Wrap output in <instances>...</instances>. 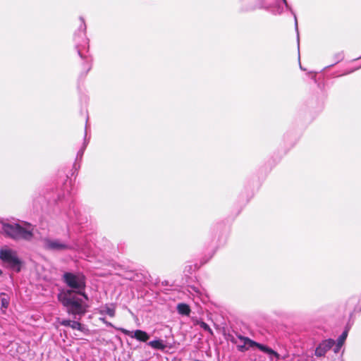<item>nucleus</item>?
<instances>
[{
  "label": "nucleus",
  "mask_w": 361,
  "mask_h": 361,
  "mask_svg": "<svg viewBox=\"0 0 361 361\" xmlns=\"http://www.w3.org/2000/svg\"><path fill=\"white\" fill-rule=\"evenodd\" d=\"M64 283L70 288L69 290L59 294V301L67 308L68 314L75 319H80L87 312L88 306L77 295H81L85 300L88 296L85 293L86 287L85 276L81 273L66 272L63 275Z\"/></svg>",
  "instance_id": "nucleus-1"
},
{
  "label": "nucleus",
  "mask_w": 361,
  "mask_h": 361,
  "mask_svg": "<svg viewBox=\"0 0 361 361\" xmlns=\"http://www.w3.org/2000/svg\"><path fill=\"white\" fill-rule=\"evenodd\" d=\"M0 231L14 240H30L33 236V228L30 224L0 221Z\"/></svg>",
  "instance_id": "nucleus-2"
},
{
  "label": "nucleus",
  "mask_w": 361,
  "mask_h": 361,
  "mask_svg": "<svg viewBox=\"0 0 361 361\" xmlns=\"http://www.w3.org/2000/svg\"><path fill=\"white\" fill-rule=\"evenodd\" d=\"M0 259L7 268L20 272L23 262L12 250H0Z\"/></svg>",
  "instance_id": "nucleus-3"
},
{
  "label": "nucleus",
  "mask_w": 361,
  "mask_h": 361,
  "mask_svg": "<svg viewBox=\"0 0 361 361\" xmlns=\"http://www.w3.org/2000/svg\"><path fill=\"white\" fill-rule=\"evenodd\" d=\"M239 339L241 340L243 342V345H238V350L241 352H244L248 349V348L246 347V345H248V347L252 348V347H257L258 349H259L261 351L268 354L269 356H274L276 358L279 357V355L278 353L272 350L271 348L262 345L261 343H257L251 339H250L247 337H244L242 336H238Z\"/></svg>",
  "instance_id": "nucleus-4"
},
{
  "label": "nucleus",
  "mask_w": 361,
  "mask_h": 361,
  "mask_svg": "<svg viewBox=\"0 0 361 361\" xmlns=\"http://www.w3.org/2000/svg\"><path fill=\"white\" fill-rule=\"evenodd\" d=\"M335 345V341L328 338L322 341L315 349V356L318 358L323 357L326 353Z\"/></svg>",
  "instance_id": "nucleus-5"
},
{
  "label": "nucleus",
  "mask_w": 361,
  "mask_h": 361,
  "mask_svg": "<svg viewBox=\"0 0 361 361\" xmlns=\"http://www.w3.org/2000/svg\"><path fill=\"white\" fill-rule=\"evenodd\" d=\"M117 330L121 331L126 336H128L133 338L142 342H146L149 338L148 334L142 330H135V331H130L123 328H116Z\"/></svg>",
  "instance_id": "nucleus-6"
},
{
  "label": "nucleus",
  "mask_w": 361,
  "mask_h": 361,
  "mask_svg": "<svg viewBox=\"0 0 361 361\" xmlns=\"http://www.w3.org/2000/svg\"><path fill=\"white\" fill-rule=\"evenodd\" d=\"M100 314H108L111 317H114L116 313V306L114 304H106L98 310Z\"/></svg>",
  "instance_id": "nucleus-7"
},
{
  "label": "nucleus",
  "mask_w": 361,
  "mask_h": 361,
  "mask_svg": "<svg viewBox=\"0 0 361 361\" xmlns=\"http://www.w3.org/2000/svg\"><path fill=\"white\" fill-rule=\"evenodd\" d=\"M45 245L49 248H65L66 245L58 240L46 238L44 240Z\"/></svg>",
  "instance_id": "nucleus-8"
},
{
  "label": "nucleus",
  "mask_w": 361,
  "mask_h": 361,
  "mask_svg": "<svg viewBox=\"0 0 361 361\" xmlns=\"http://www.w3.org/2000/svg\"><path fill=\"white\" fill-rule=\"evenodd\" d=\"M177 311L181 315L188 316L190 313V308L185 303H179L177 305Z\"/></svg>",
  "instance_id": "nucleus-9"
},
{
  "label": "nucleus",
  "mask_w": 361,
  "mask_h": 361,
  "mask_svg": "<svg viewBox=\"0 0 361 361\" xmlns=\"http://www.w3.org/2000/svg\"><path fill=\"white\" fill-rule=\"evenodd\" d=\"M148 345L154 349L164 350L165 348V345L161 340H154L149 341Z\"/></svg>",
  "instance_id": "nucleus-10"
},
{
  "label": "nucleus",
  "mask_w": 361,
  "mask_h": 361,
  "mask_svg": "<svg viewBox=\"0 0 361 361\" xmlns=\"http://www.w3.org/2000/svg\"><path fill=\"white\" fill-rule=\"evenodd\" d=\"M0 302L1 308L6 309L9 305V298L5 293H1L0 295Z\"/></svg>",
  "instance_id": "nucleus-11"
},
{
  "label": "nucleus",
  "mask_w": 361,
  "mask_h": 361,
  "mask_svg": "<svg viewBox=\"0 0 361 361\" xmlns=\"http://www.w3.org/2000/svg\"><path fill=\"white\" fill-rule=\"evenodd\" d=\"M73 329H77L82 332H84L85 328L78 321H71V326Z\"/></svg>",
  "instance_id": "nucleus-12"
},
{
  "label": "nucleus",
  "mask_w": 361,
  "mask_h": 361,
  "mask_svg": "<svg viewBox=\"0 0 361 361\" xmlns=\"http://www.w3.org/2000/svg\"><path fill=\"white\" fill-rule=\"evenodd\" d=\"M348 336V331H344L341 335L338 338L336 343L338 345H343Z\"/></svg>",
  "instance_id": "nucleus-13"
},
{
  "label": "nucleus",
  "mask_w": 361,
  "mask_h": 361,
  "mask_svg": "<svg viewBox=\"0 0 361 361\" xmlns=\"http://www.w3.org/2000/svg\"><path fill=\"white\" fill-rule=\"evenodd\" d=\"M199 325L204 331H208L210 334H212V331L211 328L209 326V325L207 323H205L204 322H200L199 323Z\"/></svg>",
  "instance_id": "nucleus-14"
},
{
  "label": "nucleus",
  "mask_w": 361,
  "mask_h": 361,
  "mask_svg": "<svg viewBox=\"0 0 361 361\" xmlns=\"http://www.w3.org/2000/svg\"><path fill=\"white\" fill-rule=\"evenodd\" d=\"M214 254V252L212 250H209V252L205 255V256L207 257V259H204L201 262V264H204L206 262H207L213 257Z\"/></svg>",
  "instance_id": "nucleus-15"
},
{
  "label": "nucleus",
  "mask_w": 361,
  "mask_h": 361,
  "mask_svg": "<svg viewBox=\"0 0 361 361\" xmlns=\"http://www.w3.org/2000/svg\"><path fill=\"white\" fill-rule=\"evenodd\" d=\"M60 324L62 325V326H71V320H69V319H63L60 322Z\"/></svg>",
  "instance_id": "nucleus-16"
},
{
  "label": "nucleus",
  "mask_w": 361,
  "mask_h": 361,
  "mask_svg": "<svg viewBox=\"0 0 361 361\" xmlns=\"http://www.w3.org/2000/svg\"><path fill=\"white\" fill-rule=\"evenodd\" d=\"M335 348L334 349V351L335 353H338V351L340 350V349L341 348L342 345H338V343L335 342Z\"/></svg>",
  "instance_id": "nucleus-17"
},
{
  "label": "nucleus",
  "mask_w": 361,
  "mask_h": 361,
  "mask_svg": "<svg viewBox=\"0 0 361 361\" xmlns=\"http://www.w3.org/2000/svg\"><path fill=\"white\" fill-rule=\"evenodd\" d=\"M294 18H295V29H296V31H297V35H298L297 18H296L295 16H294ZM298 40H299V35H298Z\"/></svg>",
  "instance_id": "nucleus-18"
},
{
  "label": "nucleus",
  "mask_w": 361,
  "mask_h": 361,
  "mask_svg": "<svg viewBox=\"0 0 361 361\" xmlns=\"http://www.w3.org/2000/svg\"><path fill=\"white\" fill-rule=\"evenodd\" d=\"M283 4L285 5V6L287 8H289V6L286 1V0H282Z\"/></svg>",
  "instance_id": "nucleus-19"
},
{
  "label": "nucleus",
  "mask_w": 361,
  "mask_h": 361,
  "mask_svg": "<svg viewBox=\"0 0 361 361\" xmlns=\"http://www.w3.org/2000/svg\"><path fill=\"white\" fill-rule=\"evenodd\" d=\"M283 4L285 5V6L287 8H289V6L286 1V0H282Z\"/></svg>",
  "instance_id": "nucleus-20"
},
{
  "label": "nucleus",
  "mask_w": 361,
  "mask_h": 361,
  "mask_svg": "<svg viewBox=\"0 0 361 361\" xmlns=\"http://www.w3.org/2000/svg\"><path fill=\"white\" fill-rule=\"evenodd\" d=\"M107 326H111V327H114V325L109 322H106V324H105Z\"/></svg>",
  "instance_id": "nucleus-21"
},
{
  "label": "nucleus",
  "mask_w": 361,
  "mask_h": 361,
  "mask_svg": "<svg viewBox=\"0 0 361 361\" xmlns=\"http://www.w3.org/2000/svg\"><path fill=\"white\" fill-rule=\"evenodd\" d=\"M104 324H106V322H107L106 319L105 318H100L99 319Z\"/></svg>",
  "instance_id": "nucleus-22"
},
{
  "label": "nucleus",
  "mask_w": 361,
  "mask_h": 361,
  "mask_svg": "<svg viewBox=\"0 0 361 361\" xmlns=\"http://www.w3.org/2000/svg\"><path fill=\"white\" fill-rule=\"evenodd\" d=\"M2 274V271L0 270V276Z\"/></svg>",
  "instance_id": "nucleus-23"
}]
</instances>
